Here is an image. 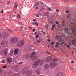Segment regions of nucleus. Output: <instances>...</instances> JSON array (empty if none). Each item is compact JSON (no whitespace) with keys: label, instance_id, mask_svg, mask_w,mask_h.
Segmentation results:
<instances>
[{"label":"nucleus","instance_id":"7c9ffc66","mask_svg":"<svg viewBox=\"0 0 76 76\" xmlns=\"http://www.w3.org/2000/svg\"><path fill=\"white\" fill-rule=\"evenodd\" d=\"M38 13L39 15H41V11H39Z\"/></svg>","mask_w":76,"mask_h":76},{"label":"nucleus","instance_id":"a19ab883","mask_svg":"<svg viewBox=\"0 0 76 76\" xmlns=\"http://www.w3.org/2000/svg\"><path fill=\"white\" fill-rule=\"evenodd\" d=\"M18 6V5L17 4H15L14 6V7H15V8H17Z\"/></svg>","mask_w":76,"mask_h":76},{"label":"nucleus","instance_id":"6e6552de","mask_svg":"<svg viewBox=\"0 0 76 76\" xmlns=\"http://www.w3.org/2000/svg\"><path fill=\"white\" fill-rule=\"evenodd\" d=\"M9 36V33H3V37L4 38H7Z\"/></svg>","mask_w":76,"mask_h":76},{"label":"nucleus","instance_id":"412c9836","mask_svg":"<svg viewBox=\"0 0 76 76\" xmlns=\"http://www.w3.org/2000/svg\"><path fill=\"white\" fill-rule=\"evenodd\" d=\"M38 30L39 31V32H42V31H43L42 29V28H39Z\"/></svg>","mask_w":76,"mask_h":76},{"label":"nucleus","instance_id":"5fc2aeb1","mask_svg":"<svg viewBox=\"0 0 76 76\" xmlns=\"http://www.w3.org/2000/svg\"><path fill=\"white\" fill-rule=\"evenodd\" d=\"M47 41H48V42H51V40H50V39H48V40H47Z\"/></svg>","mask_w":76,"mask_h":76},{"label":"nucleus","instance_id":"9d476101","mask_svg":"<svg viewBox=\"0 0 76 76\" xmlns=\"http://www.w3.org/2000/svg\"><path fill=\"white\" fill-rule=\"evenodd\" d=\"M7 61L10 63L12 61V58L10 57H8L7 58Z\"/></svg>","mask_w":76,"mask_h":76},{"label":"nucleus","instance_id":"bf43d9fd","mask_svg":"<svg viewBox=\"0 0 76 76\" xmlns=\"http://www.w3.org/2000/svg\"><path fill=\"white\" fill-rule=\"evenodd\" d=\"M33 32H35V31H36V30H35V29H33Z\"/></svg>","mask_w":76,"mask_h":76},{"label":"nucleus","instance_id":"7ed1b4c3","mask_svg":"<svg viewBox=\"0 0 76 76\" xmlns=\"http://www.w3.org/2000/svg\"><path fill=\"white\" fill-rule=\"evenodd\" d=\"M24 45V42L23 40L20 41L17 44V46L18 47H23Z\"/></svg>","mask_w":76,"mask_h":76},{"label":"nucleus","instance_id":"69168bd1","mask_svg":"<svg viewBox=\"0 0 76 76\" xmlns=\"http://www.w3.org/2000/svg\"><path fill=\"white\" fill-rule=\"evenodd\" d=\"M56 11L57 12H59V10H56Z\"/></svg>","mask_w":76,"mask_h":76},{"label":"nucleus","instance_id":"ea45409f","mask_svg":"<svg viewBox=\"0 0 76 76\" xmlns=\"http://www.w3.org/2000/svg\"><path fill=\"white\" fill-rule=\"evenodd\" d=\"M51 49L53 51H54V50H55V48H51Z\"/></svg>","mask_w":76,"mask_h":76},{"label":"nucleus","instance_id":"4c0bfd02","mask_svg":"<svg viewBox=\"0 0 76 76\" xmlns=\"http://www.w3.org/2000/svg\"><path fill=\"white\" fill-rule=\"evenodd\" d=\"M53 61H57V60L56 58H54L53 60Z\"/></svg>","mask_w":76,"mask_h":76},{"label":"nucleus","instance_id":"0eeeda50","mask_svg":"<svg viewBox=\"0 0 76 76\" xmlns=\"http://www.w3.org/2000/svg\"><path fill=\"white\" fill-rule=\"evenodd\" d=\"M27 70H28V68L26 67H25L22 70V73L23 74L25 73Z\"/></svg>","mask_w":76,"mask_h":76},{"label":"nucleus","instance_id":"09e8293b","mask_svg":"<svg viewBox=\"0 0 76 76\" xmlns=\"http://www.w3.org/2000/svg\"><path fill=\"white\" fill-rule=\"evenodd\" d=\"M56 23L57 25H58V24H59V22H58V21H56Z\"/></svg>","mask_w":76,"mask_h":76},{"label":"nucleus","instance_id":"2f4dec72","mask_svg":"<svg viewBox=\"0 0 76 76\" xmlns=\"http://www.w3.org/2000/svg\"><path fill=\"white\" fill-rule=\"evenodd\" d=\"M38 58L36 57H35L33 58V60H37Z\"/></svg>","mask_w":76,"mask_h":76},{"label":"nucleus","instance_id":"aec40b11","mask_svg":"<svg viewBox=\"0 0 76 76\" xmlns=\"http://www.w3.org/2000/svg\"><path fill=\"white\" fill-rule=\"evenodd\" d=\"M76 42V39H75L74 41H73L72 42V43L73 45H74V44H75Z\"/></svg>","mask_w":76,"mask_h":76},{"label":"nucleus","instance_id":"052dcab7","mask_svg":"<svg viewBox=\"0 0 76 76\" xmlns=\"http://www.w3.org/2000/svg\"><path fill=\"white\" fill-rule=\"evenodd\" d=\"M12 17H13V18L16 17V15H12Z\"/></svg>","mask_w":76,"mask_h":76},{"label":"nucleus","instance_id":"8fccbe9b","mask_svg":"<svg viewBox=\"0 0 76 76\" xmlns=\"http://www.w3.org/2000/svg\"><path fill=\"white\" fill-rule=\"evenodd\" d=\"M33 22H36V20L35 19H33Z\"/></svg>","mask_w":76,"mask_h":76},{"label":"nucleus","instance_id":"2eb2a0df","mask_svg":"<svg viewBox=\"0 0 76 76\" xmlns=\"http://www.w3.org/2000/svg\"><path fill=\"white\" fill-rule=\"evenodd\" d=\"M64 22L63 21L62 25H61V24L60 25L59 27L61 28H62L63 26H64Z\"/></svg>","mask_w":76,"mask_h":76},{"label":"nucleus","instance_id":"a878e982","mask_svg":"<svg viewBox=\"0 0 76 76\" xmlns=\"http://www.w3.org/2000/svg\"><path fill=\"white\" fill-rule=\"evenodd\" d=\"M39 7L41 10H44V7H42V6H40Z\"/></svg>","mask_w":76,"mask_h":76},{"label":"nucleus","instance_id":"c756f323","mask_svg":"<svg viewBox=\"0 0 76 76\" xmlns=\"http://www.w3.org/2000/svg\"><path fill=\"white\" fill-rule=\"evenodd\" d=\"M61 51L62 53H66V50L64 49H62Z\"/></svg>","mask_w":76,"mask_h":76},{"label":"nucleus","instance_id":"39448f33","mask_svg":"<svg viewBox=\"0 0 76 76\" xmlns=\"http://www.w3.org/2000/svg\"><path fill=\"white\" fill-rule=\"evenodd\" d=\"M49 15H50V13L48 12H44L43 14V15L44 16H47V18L48 19H51V18L50 17V16H49Z\"/></svg>","mask_w":76,"mask_h":76},{"label":"nucleus","instance_id":"3c124183","mask_svg":"<svg viewBox=\"0 0 76 76\" xmlns=\"http://www.w3.org/2000/svg\"><path fill=\"white\" fill-rule=\"evenodd\" d=\"M6 67H7V66H3V68H4V69H5V68H6Z\"/></svg>","mask_w":76,"mask_h":76},{"label":"nucleus","instance_id":"9b49d317","mask_svg":"<svg viewBox=\"0 0 76 76\" xmlns=\"http://www.w3.org/2000/svg\"><path fill=\"white\" fill-rule=\"evenodd\" d=\"M34 72L37 75H39L40 74V72L39 71V69H37Z\"/></svg>","mask_w":76,"mask_h":76},{"label":"nucleus","instance_id":"cd10ccee","mask_svg":"<svg viewBox=\"0 0 76 76\" xmlns=\"http://www.w3.org/2000/svg\"><path fill=\"white\" fill-rule=\"evenodd\" d=\"M17 18H20V15L19 14H18L17 16Z\"/></svg>","mask_w":76,"mask_h":76},{"label":"nucleus","instance_id":"dca6fc26","mask_svg":"<svg viewBox=\"0 0 76 76\" xmlns=\"http://www.w3.org/2000/svg\"><path fill=\"white\" fill-rule=\"evenodd\" d=\"M2 43V45H4V46H6V45H7V43H6V42H4V41H3L1 42Z\"/></svg>","mask_w":76,"mask_h":76},{"label":"nucleus","instance_id":"0e129e2a","mask_svg":"<svg viewBox=\"0 0 76 76\" xmlns=\"http://www.w3.org/2000/svg\"><path fill=\"white\" fill-rule=\"evenodd\" d=\"M66 13H69V11H66Z\"/></svg>","mask_w":76,"mask_h":76},{"label":"nucleus","instance_id":"5701e85b","mask_svg":"<svg viewBox=\"0 0 76 76\" xmlns=\"http://www.w3.org/2000/svg\"><path fill=\"white\" fill-rule=\"evenodd\" d=\"M55 25L53 24L52 26V31H53V30H54V28H55Z\"/></svg>","mask_w":76,"mask_h":76},{"label":"nucleus","instance_id":"e2e57ef3","mask_svg":"<svg viewBox=\"0 0 76 76\" xmlns=\"http://www.w3.org/2000/svg\"><path fill=\"white\" fill-rule=\"evenodd\" d=\"M36 17L37 18V17H38L39 16V15H36Z\"/></svg>","mask_w":76,"mask_h":76},{"label":"nucleus","instance_id":"f03ea898","mask_svg":"<svg viewBox=\"0 0 76 76\" xmlns=\"http://www.w3.org/2000/svg\"><path fill=\"white\" fill-rule=\"evenodd\" d=\"M40 62H41V60H39L35 62L34 64L32 65V67L33 68H35V67H37V66H38V65H39V64L40 63Z\"/></svg>","mask_w":76,"mask_h":76},{"label":"nucleus","instance_id":"f8f14e48","mask_svg":"<svg viewBox=\"0 0 76 76\" xmlns=\"http://www.w3.org/2000/svg\"><path fill=\"white\" fill-rule=\"evenodd\" d=\"M49 67V65L48 64H45L44 66V67L45 70H47V69H48Z\"/></svg>","mask_w":76,"mask_h":76},{"label":"nucleus","instance_id":"603ef678","mask_svg":"<svg viewBox=\"0 0 76 76\" xmlns=\"http://www.w3.org/2000/svg\"><path fill=\"white\" fill-rule=\"evenodd\" d=\"M11 6H13V2H11Z\"/></svg>","mask_w":76,"mask_h":76},{"label":"nucleus","instance_id":"bb28decb","mask_svg":"<svg viewBox=\"0 0 76 76\" xmlns=\"http://www.w3.org/2000/svg\"><path fill=\"white\" fill-rule=\"evenodd\" d=\"M56 45L55 46V47L57 48L58 46V44H59V43L58 42H57L56 43Z\"/></svg>","mask_w":76,"mask_h":76},{"label":"nucleus","instance_id":"c85d7f7f","mask_svg":"<svg viewBox=\"0 0 76 76\" xmlns=\"http://www.w3.org/2000/svg\"><path fill=\"white\" fill-rule=\"evenodd\" d=\"M0 73H1V74H3V70L0 68Z\"/></svg>","mask_w":76,"mask_h":76},{"label":"nucleus","instance_id":"13d9d810","mask_svg":"<svg viewBox=\"0 0 76 76\" xmlns=\"http://www.w3.org/2000/svg\"><path fill=\"white\" fill-rule=\"evenodd\" d=\"M29 29H32V27H29L28 28Z\"/></svg>","mask_w":76,"mask_h":76},{"label":"nucleus","instance_id":"b1692460","mask_svg":"<svg viewBox=\"0 0 76 76\" xmlns=\"http://www.w3.org/2000/svg\"><path fill=\"white\" fill-rule=\"evenodd\" d=\"M49 20V22L50 23L52 24L53 23V21L52 20H50L49 19H48Z\"/></svg>","mask_w":76,"mask_h":76},{"label":"nucleus","instance_id":"c9c22d12","mask_svg":"<svg viewBox=\"0 0 76 76\" xmlns=\"http://www.w3.org/2000/svg\"><path fill=\"white\" fill-rule=\"evenodd\" d=\"M53 15L54 16H57V14L56 13H53Z\"/></svg>","mask_w":76,"mask_h":76},{"label":"nucleus","instance_id":"c03bdc74","mask_svg":"<svg viewBox=\"0 0 76 76\" xmlns=\"http://www.w3.org/2000/svg\"><path fill=\"white\" fill-rule=\"evenodd\" d=\"M73 29H74V28H71V30H70V31L71 30V31H72V32H73Z\"/></svg>","mask_w":76,"mask_h":76},{"label":"nucleus","instance_id":"4d7b16f0","mask_svg":"<svg viewBox=\"0 0 76 76\" xmlns=\"http://www.w3.org/2000/svg\"><path fill=\"white\" fill-rule=\"evenodd\" d=\"M66 32H67V31H68V28H66Z\"/></svg>","mask_w":76,"mask_h":76},{"label":"nucleus","instance_id":"58836bf2","mask_svg":"<svg viewBox=\"0 0 76 76\" xmlns=\"http://www.w3.org/2000/svg\"><path fill=\"white\" fill-rule=\"evenodd\" d=\"M45 27L47 29H48V25H46L45 26Z\"/></svg>","mask_w":76,"mask_h":76},{"label":"nucleus","instance_id":"f257e3e1","mask_svg":"<svg viewBox=\"0 0 76 76\" xmlns=\"http://www.w3.org/2000/svg\"><path fill=\"white\" fill-rule=\"evenodd\" d=\"M52 58L51 56H48L46 58H45V60H43L41 62V63H40V66H42L45 63V61H48L49 60H51L52 59Z\"/></svg>","mask_w":76,"mask_h":76},{"label":"nucleus","instance_id":"f704fd0d","mask_svg":"<svg viewBox=\"0 0 76 76\" xmlns=\"http://www.w3.org/2000/svg\"><path fill=\"white\" fill-rule=\"evenodd\" d=\"M70 69L71 70H74V68L72 67H71L70 68Z\"/></svg>","mask_w":76,"mask_h":76},{"label":"nucleus","instance_id":"473e14b6","mask_svg":"<svg viewBox=\"0 0 76 76\" xmlns=\"http://www.w3.org/2000/svg\"><path fill=\"white\" fill-rule=\"evenodd\" d=\"M1 62L2 63H6V62H5V60H3Z\"/></svg>","mask_w":76,"mask_h":76},{"label":"nucleus","instance_id":"a211bd4d","mask_svg":"<svg viewBox=\"0 0 76 76\" xmlns=\"http://www.w3.org/2000/svg\"><path fill=\"white\" fill-rule=\"evenodd\" d=\"M38 4H37L36 5H34V7H36V9H38L39 6Z\"/></svg>","mask_w":76,"mask_h":76},{"label":"nucleus","instance_id":"864d4df0","mask_svg":"<svg viewBox=\"0 0 76 76\" xmlns=\"http://www.w3.org/2000/svg\"><path fill=\"white\" fill-rule=\"evenodd\" d=\"M18 23L20 24V25H22V22H19Z\"/></svg>","mask_w":76,"mask_h":76},{"label":"nucleus","instance_id":"4468645a","mask_svg":"<svg viewBox=\"0 0 76 76\" xmlns=\"http://www.w3.org/2000/svg\"><path fill=\"white\" fill-rule=\"evenodd\" d=\"M7 51H8V49H5L4 51V54L5 56H7Z\"/></svg>","mask_w":76,"mask_h":76},{"label":"nucleus","instance_id":"79ce46f5","mask_svg":"<svg viewBox=\"0 0 76 76\" xmlns=\"http://www.w3.org/2000/svg\"><path fill=\"white\" fill-rule=\"evenodd\" d=\"M23 27L20 28V31H23Z\"/></svg>","mask_w":76,"mask_h":76},{"label":"nucleus","instance_id":"f3484780","mask_svg":"<svg viewBox=\"0 0 76 76\" xmlns=\"http://www.w3.org/2000/svg\"><path fill=\"white\" fill-rule=\"evenodd\" d=\"M19 50H18V49H15L14 51V54H16L18 53Z\"/></svg>","mask_w":76,"mask_h":76},{"label":"nucleus","instance_id":"e433bc0d","mask_svg":"<svg viewBox=\"0 0 76 76\" xmlns=\"http://www.w3.org/2000/svg\"><path fill=\"white\" fill-rule=\"evenodd\" d=\"M40 2V3H41V4H42L43 5V6H45V4H44V3H43V2Z\"/></svg>","mask_w":76,"mask_h":76},{"label":"nucleus","instance_id":"393cba45","mask_svg":"<svg viewBox=\"0 0 76 76\" xmlns=\"http://www.w3.org/2000/svg\"><path fill=\"white\" fill-rule=\"evenodd\" d=\"M32 23L33 25H36V26H38V23L37 22H35V23H34V22H32Z\"/></svg>","mask_w":76,"mask_h":76},{"label":"nucleus","instance_id":"20e7f679","mask_svg":"<svg viewBox=\"0 0 76 76\" xmlns=\"http://www.w3.org/2000/svg\"><path fill=\"white\" fill-rule=\"evenodd\" d=\"M18 39L16 37L12 38L11 40V42L13 44H15V42H16L18 41Z\"/></svg>","mask_w":76,"mask_h":76},{"label":"nucleus","instance_id":"423d86ee","mask_svg":"<svg viewBox=\"0 0 76 76\" xmlns=\"http://www.w3.org/2000/svg\"><path fill=\"white\" fill-rule=\"evenodd\" d=\"M32 73V71L31 70H29L26 73V76H29Z\"/></svg>","mask_w":76,"mask_h":76},{"label":"nucleus","instance_id":"a18cd8bd","mask_svg":"<svg viewBox=\"0 0 76 76\" xmlns=\"http://www.w3.org/2000/svg\"><path fill=\"white\" fill-rule=\"evenodd\" d=\"M13 76H18L17 74H13Z\"/></svg>","mask_w":76,"mask_h":76},{"label":"nucleus","instance_id":"de8ad7c7","mask_svg":"<svg viewBox=\"0 0 76 76\" xmlns=\"http://www.w3.org/2000/svg\"><path fill=\"white\" fill-rule=\"evenodd\" d=\"M51 44H52V45H54V43L53 42H51Z\"/></svg>","mask_w":76,"mask_h":76},{"label":"nucleus","instance_id":"338daca9","mask_svg":"<svg viewBox=\"0 0 76 76\" xmlns=\"http://www.w3.org/2000/svg\"><path fill=\"white\" fill-rule=\"evenodd\" d=\"M71 63H74V61H71Z\"/></svg>","mask_w":76,"mask_h":76},{"label":"nucleus","instance_id":"6e6d98bb","mask_svg":"<svg viewBox=\"0 0 76 76\" xmlns=\"http://www.w3.org/2000/svg\"><path fill=\"white\" fill-rule=\"evenodd\" d=\"M70 15H69V16H67V17L68 18H70Z\"/></svg>","mask_w":76,"mask_h":76},{"label":"nucleus","instance_id":"1a4fd4ad","mask_svg":"<svg viewBox=\"0 0 76 76\" xmlns=\"http://www.w3.org/2000/svg\"><path fill=\"white\" fill-rule=\"evenodd\" d=\"M57 64L56 63H51L50 64V66L51 68H53L54 66H56Z\"/></svg>","mask_w":76,"mask_h":76},{"label":"nucleus","instance_id":"37998d69","mask_svg":"<svg viewBox=\"0 0 76 76\" xmlns=\"http://www.w3.org/2000/svg\"><path fill=\"white\" fill-rule=\"evenodd\" d=\"M48 10H49V11H50V10H51V9L50 8H48Z\"/></svg>","mask_w":76,"mask_h":76},{"label":"nucleus","instance_id":"ddd939ff","mask_svg":"<svg viewBox=\"0 0 76 76\" xmlns=\"http://www.w3.org/2000/svg\"><path fill=\"white\" fill-rule=\"evenodd\" d=\"M36 55V53L35 52H33L31 54V56L30 57V58H32L34 56H35Z\"/></svg>","mask_w":76,"mask_h":76},{"label":"nucleus","instance_id":"4be33fe9","mask_svg":"<svg viewBox=\"0 0 76 76\" xmlns=\"http://www.w3.org/2000/svg\"><path fill=\"white\" fill-rule=\"evenodd\" d=\"M12 55H13V52L12 51V50H11L10 53V56H12Z\"/></svg>","mask_w":76,"mask_h":76},{"label":"nucleus","instance_id":"6ab92c4d","mask_svg":"<svg viewBox=\"0 0 76 76\" xmlns=\"http://www.w3.org/2000/svg\"><path fill=\"white\" fill-rule=\"evenodd\" d=\"M57 76H63V73L61 72L57 74Z\"/></svg>","mask_w":76,"mask_h":76},{"label":"nucleus","instance_id":"72a5a7b5","mask_svg":"<svg viewBox=\"0 0 76 76\" xmlns=\"http://www.w3.org/2000/svg\"><path fill=\"white\" fill-rule=\"evenodd\" d=\"M41 42V40H37V43H39Z\"/></svg>","mask_w":76,"mask_h":76},{"label":"nucleus","instance_id":"774afa93","mask_svg":"<svg viewBox=\"0 0 76 76\" xmlns=\"http://www.w3.org/2000/svg\"><path fill=\"white\" fill-rule=\"evenodd\" d=\"M46 53H48V54H50V53H48V51H46Z\"/></svg>","mask_w":76,"mask_h":76},{"label":"nucleus","instance_id":"680f3d73","mask_svg":"<svg viewBox=\"0 0 76 76\" xmlns=\"http://www.w3.org/2000/svg\"><path fill=\"white\" fill-rule=\"evenodd\" d=\"M38 35H37L36 36V38H38Z\"/></svg>","mask_w":76,"mask_h":76},{"label":"nucleus","instance_id":"49530a36","mask_svg":"<svg viewBox=\"0 0 76 76\" xmlns=\"http://www.w3.org/2000/svg\"><path fill=\"white\" fill-rule=\"evenodd\" d=\"M58 36H56V39H58Z\"/></svg>","mask_w":76,"mask_h":76}]
</instances>
